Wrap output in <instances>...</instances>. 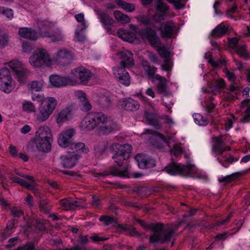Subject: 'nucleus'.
Masks as SVG:
<instances>
[{
    "label": "nucleus",
    "instance_id": "nucleus-1",
    "mask_svg": "<svg viewBox=\"0 0 250 250\" xmlns=\"http://www.w3.org/2000/svg\"><path fill=\"white\" fill-rule=\"evenodd\" d=\"M81 126L83 129L88 130L98 127L97 131L100 135H107L119 130L115 122L102 112H98L89 113L82 122Z\"/></svg>",
    "mask_w": 250,
    "mask_h": 250
},
{
    "label": "nucleus",
    "instance_id": "nucleus-2",
    "mask_svg": "<svg viewBox=\"0 0 250 250\" xmlns=\"http://www.w3.org/2000/svg\"><path fill=\"white\" fill-rule=\"evenodd\" d=\"M135 221L143 228L149 229L152 231L153 234L150 235L149 238V242L151 243H164L169 241L179 227V225L175 227L167 225L164 227L163 224L160 223L147 224L140 219H135Z\"/></svg>",
    "mask_w": 250,
    "mask_h": 250
},
{
    "label": "nucleus",
    "instance_id": "nucleus-3",
    "mask_svg": "<svg viewBox=\"0 0 250 250\" xmlns=\"http://www.w3.org/2000/svg\"><path fill=\"white\" fill-rule=\"evenodd\" d=\"M230 148L226 146L222 141V137H215L212 146V150L216 154L218 161L225 167H228L233 162V158L230 154H224V152L229 150Z\"/></svg>",
    "mask_w": 250,
    "mask_h": 250
},
{
    "label": "nucleus",
    "instance_id": "nucleus-4",
    "mask_svg": "<svg viewBox=\"0 0 250 250\" xmlns=\"http://www.w3.org/2000/svg\"><path fill=\"white\" fill-rule=\"evenodd\" d=\"M110 149L113 154L112 158L114 162L121 167L124 162L129 158L132 147L128 144L122 145L115 143L110 146Z\"/></svg>",
    "mask_w": 250,
    "mask_h": 250
},
{
    "label": "nucleus",
    "instance_id": "nucleus-5",
    "mask_svg": "<svg viewBox=\"0 0 250 250\" xmlns=\"http://www.w3.org/2000/svg\"><path fill=\"white\" fill-rule=\"evenodd\" d=\"M56 105L57 101L54 98H45L38 108L36 114L37 120L41 122L46 121L53 113Z\"/></svg>",
    "mask_w": 250,
    "mask_h": 250
},
{
    "label": "nucleus",
    "instance_id": "nucleus-6",
    "mask_svg": "<svg viewBox=\"0 0 250 250\" xmlns=\"http://www.w3.org/2000/svg\"><path fill=\"white\" fill-rule=\"evenodd\" d=\"M164 170L172 175L181 174L189 176H194V174L197 172V169L194 165H181L175 162L170 163L165 167Z\"/></svg>",
    "mask_w": 250,
    "mask_h": 250
},
{
    "label": "nucleus",
    "instance_id": "nucleus-7",
    "mask_svg": "<svg viewBox=\"0 0 250 250\" xmlns=\"http://www.w3.org/2000/svg\"><path fill=\"white\" fill-rule=\"evenodd\" d=\"M29 62L34 67H41L51 65V59L45 49L39 48L34 51L29 58Z\"/></svg>",
    "mask_w": 250,
    "mask_h": 250
},
{
    "label": "nucleus",
    "instance_id": "nucleus-8",
    "mask_svg": "<svg viewBox=\"0 0 250 250\" xmlns=\"http://www.w3.org/2000/svg\"><path fill=\"white\" fill-rule=\"evenodd\" d=\"M70 78L76 83L82 84H86L90 80L92 73L83 66L78 67L71 71Z\"/></svg>",
    "mask_w": 250,
    "mask_h": 250
},
{
    "label": "nucleus",
    "instance_id": "nucleus-9",
    "mask_svg": "<svg viewBox=\"0 0 250 250\" xmlns=\"http://www.w3.org/2000/svg\"><path fill=\"white\" fill-rule=\"evenodd\" d=\"M73 53L66 48H61L54 54L52 60L61 65H66L73 61Z\"/></svg>",
    "mask_w": 250,
    "mask_h": 250
},
{
    "label": "nucleus",
    "instance_id": "nucleus-10",
    "mask_svg": "<svg viewBox=\"0 0 250 250\" xmlns=\"http://www.w3.org/2000/svg\"><path fill=\"white\" fill-rule=\"evenodd\" d=\"M94 11L98 15L102 26L109 34L113 35L115 33V30L112 28V25L115 21L110 17L108 14L102 11L99 8L94 9Z\"/></svg>",
    "mask_w": 250,
    "mask_h": 250
},
{
    "label": "nucleus",
    "instance_id": "nucleus-11",
    "mask_svg": "<svg viewBox=\"0 0 250 250\" xmlns=\"http://www.w3.org/2000/svg\"><path fill=\"white\" fill-rule=\"evenodd\" d=\"M11 77L9 70L5 67L0 69V89L6 93L12 90L11 85Z\"/></svg>",
    "mask_w": 250,
    "mask_h": 250
},
{
    "label": "nucleus",
    "instance_id": "nucleus-12",
    "mask_svg": "<svg viewBox=\"0 0 250 250\" xmlns=\"http://www.w3.org/2000/svg\"><path fill=\"white\" fill-rule=\"evenodd\" d=\"M75 133V130L73 128L66 129L62 131L58 139L59 145L62 147L71 146L72 144V137Z\"/></svg>",
    "mask_w": 250,
    "mask_h": 250
},
{
    "label": "nucleus",
    "instance_id": "nucleus-13",
    "mask_svg": "<svg viewBox=\"0 0 250 250\" xmlns=\"http://www.w3.org/2000/svg\"><path fill=\"white\" fill-rule=\"evenodd\" d=\"M125 67L115 66L113 68V74L121 83L128 86L130 84V77Z\"/></svg>",
    "mask_w": 250,
    "mask_h": 250
},
{
    "label": "nucleus",
    "instance_id": "nucleus-14",
    "mask_svg": "<svg viewBox=\"0 0 250 250\" xmlns=\"http://www.w3.org/2000/svg\"><path fill=\"white\" fill-rule=\"evenodd\" d=\"M49 80L51 85L56 87L74 85V81L70 76L61 77L57 75H52L50 77Z\"/></svg>",
    "mask_w": 250,
    "mask_h": 250
},
{
    "label": "nucleus",
    "instance_id": "nucleus-15",
    "mask_svg": "<svg viewBox=\"0 0 250 250\" xmlns=\"http://www.w3.org/2000/svg\"><path fill=\"white\" fill-rule=\"evenodd\" d=\"M141 36L142 39H146L152 45L158 46L160 44V39L156 31L150 27H146L145 30L142 31Z\"/></svg>",
    "mask_w": 250,
    "mask_h": 250
},
{
    "label": "nucleus",
    "instance_id": "nucleus-16",
    "mask_svg": "<svg viewBox=\"0 0 250 250\" xmlns=\"http://www.w3.org/2000/svg\"><path fill=\"white\" fill-rule=\"evenodd\" d=\"M118 56L121 61L120 67H131L134 64L133 53L127 50L119 51Z\"/></svg>",
    "mask_w": 250,
    "mask_h": 250
},
{
    "label": "nucleus",
    "instance_id": "nucleus-17",
    "mask_svg": "<svg viewBox=\"0 0 250 250\" xmlns=\"http://www.w3.org/2000/svg\"><path fill=\"white\" fill-rule=\"evenodd\" d=\"M60 159L61 164L63 167L70 168L76 165L79 158L78 155L74 152H71L62 155Z\"/></svg>",
    "mask_w": 250,
    "mask_h": 250
},
{
    "label": "nucleus",
    "instance_id": "nucleus-18",
    "mask_svg": "<svg viewBox=\"0 0 250 250\" xmlns=\"http://www.w3.org/2000/svg\"><path fill=\"white\" fill-rule=\"evenodd\" d=\"M75 95L79 100L80 107L82 110L87 112L91 110L92 105L87 98L86 94L84 92L78 90L75 92Z\"/></svg>",
    "mask_w": 250,
    "mask_h": 250
},
{
    "label": "nucleus",
    "instance_id": "nucleus-19",
    "mask_svg": "<svg viewBox=\"0 0 250 250\" xmlns=\"http://www.w3.org/2000/svg\"><path fill=\"white\" fill-rule=\"evenodd\" d=\"M138 163V166L140 168H147L154 167L155 161L154 159L146 157V155L138 154L135 157Z\"/></svg>",
    "mask_w": 250,
    "mask_h": 250
},
{
    "label": "nucleus",
    "instance_id": "nucleus-20",
    "mask_svg": "<svg viewBox=\"0 0 250 250\" xmlns=\"http://www.w3.org/2000/svg\"><path fill=\"white\" fill-rule=\"evenodd\" d=\"M158 53L164 59L165 63L161 65L162 69L167 72L171 71L172 65L170 61V52L165 47H160L158 49Z\"/></svg>",
    "mask_w": 250,
    "mask_h": 250
},
{
    "label": "nucleus",
    "instance_id": "nucleus-21",
    "mask_svg": "<svg viewBox=\"0 0 250 250\" xmlns=\"http://www.w3.org/2000/svg\"><path fill=\"white\" fill-rule=\"evenodd\" d=\"M175 26L172 21H169L163 22L158 30L161 31L162 36L166 37H172Z\"/></svg>",
    "mask_w": 250,
    "mask_h": 250
},
{
    "label": "nucleus",
    "instance_id": "nucleus-22",
    "mask_svg": "<svg viewBox=\"0 0 250 250\" xmlns=\"http://www.w3.org/2000/svg\"><path fill=\"white\" fill-rule=\"evenodd\" d=\"M62 209L72 210L81 206L80 203L74 200L72 198L68 197L59 201Z\"/></svg>",
    "mask_w": 250,
    "mask_h": 250
},
{
    "label": "nucleus",
    "instance_id": "nucleus-23",
    "mask_svg": "<svg viewBox=\"0 0 250 250\" xmlns=\"http://www.w3.org/2000/svg\"><path fill=\"white\" fill-rule=\"evenodd\" d=\"M41 35L43 37L48 38L53 42L63 41L64 35L59 29H56L52 32L44 31L41 32Z\"/></svg>",
    "mask_w": 250,
    "mask_h": 250
},
{
    "label": "nucleus",
    "instance_id": "nucleus-24",
    "mask_svg": "<svg viewBox=\"0 0 250 250\" xmlns=\"http://www.w3.org/2000/svg\"><path fill=\"white\" fill-rule=\"evenodd\" d=\"M155 81H158L157 88L159 94H163L166 96H168L170 95V92L167 90V80L165 77L157 74Z\"/></svg>",
    "mask_w": 250,
    "mask_h": 250
},
{
    "label": "nucleus",
    "instance_id": "nucleus-25",
    "mask_svg": "<svg viewBox=\"0 0 250 250\" xmlns=\"http://www.w3.org/2000/svg\"><path fill=\"white\" fill-rule=\"evenodd\" d=\"M52 141L53 140L46 139H34V140L37 149L44 153L48 152L51 150Z\"/></svg>",
    "mask_w": 250,
    "mask_h": 250
},
{
    "label": "nucleus",
    "instance_id": "nucleus-26",
    "mask_svg": "<svg viewBox=\"0 0 250 250\" xmlns=\"http://www.w3.org/2000/svg\"><path fill=\"white\" fill-rule=\"evenodd\" d=\"M9 66L13 69L19 77L24 75L26 69L23 68V64L18 60H13L9 62Z\"/></svg>",
    "mask_w": 250,
    "mask_h": 250
},
{
    "label": "nucleus",
    "instance_id": "nucleus-27",
    "mask_svg": "<svg viewBox=\"0 0 250 250\" xmlns=\"http://www.w3.org/2000/svg\"><path fill=\"white\" fill-rule=\"evenodd\" d=\"M34 139L53 140L51 130L47 126L40 127L36 132Z\"/></svg>",
    "mask_w": 250,
    "mask_h": 250
},
{
    "label": "nucleus",
    "instance_id": "nucleus-28",
    "mask_svg": "<svg viewBox=\"0 0 250 250\" xmlns=\"http://www.w3.org/2000/svg\"><path fill=\"white\" fill-rule=\"evenodd\" d=\"M19 34L22 38L31 41L38 39V35L36 31L31 28L23 27L19 30Z\"/></svg>",
    "mask_w": 250,
    "mask_h": 250
},
{
    "label": "nucleus",
    "instance_id": "nucleus-29",
    "mask_svg": "<svg viewBox=\"0 0 250 250\" xmlns=\"http://www.w3.org/2000/svg\"><path fill=\"white\" fill-rule=\"evenodd\" d=\"M70 115L71 110L69 107H66L58 113L56 115V120L58 126H61L64 123L67 121Z\"/></svg>",
    "mask_w": 250,
    "mask_h": 250
},
{
    "label": "nucleus",
    "instance_id": "nucleus-30",
    "mask_svg": "<svg viewBox=\"0 0 250 250\" xmlns=\"http://www.w3.org/2000/svg\"><path fill=\"white\" fill-rule=\"evenodd\" d=\"M128 166H127L125 169L121 171L116 168L113 169L109 173L106 171H104L102 173H96L95 174L94 176L96 177H99L100 176H106L109 174L112 175L114 176L120 177H129V172L128 171Z\"/></svg>",
    "mask_w": 250,
    "mask_h": 250
},
{
    "label": "nucleus",
    "instance_id": "nucleus-31",
    "mask_svg": "<svg viewBox=\"0 0 250 250\" xmlns=\"http://www.w3.org/2000/svg\"><path fill=\"white\" fill-rule=\"evenodd\" d=\"M121 106L126 110L134 111L139 109L140 104L137 101L128 98L123 100Z\"/></svg>",
    "mask_w": 250,
    "mask_h": 250
},
{
    "label": "nucleus",
    "instance_id": "nucleus-32",
    "mask_svg": "<svg viewBox=\"0 0 250 250\" xmlns=\"http://www.w3.org/2000/svg\"><path fill=\"white\" fill-rule=\"evenodd\" d=\"M143 66L146 74H147L149 79H151L152 82H155V77L157 74L156 72L157 70V68L154 66H150L148 64L147 62H145L143 63Z\"/></svg>",
    "mask_w": 250,
    "mask_h": 250
},
{
    "label": "nucleus",
    "instance_id": "nucleus-33",
    "mask_svg": "<svg viewBox=\"0 0 250 250\" xmlns=\"http://www.w3.org/2000/svg\"><path fill=\"white\" fill-rule=\"evenodd\" d=\"M147 133L152 135L151 137L148 138V139L150 140L151 143H152L153 140L157 141H163L164 142H167L166 138L163 135L158 133V132L153 131L152 130L149 129H146L142 134V135L146 134Z\"/></svg>",
    "mask_w": 250,
    "mask_h": 250
},
{
    "label": "nucleus",
    "instance_id": "nucleus-34",
    "mask_svg": "<svg viewBox=\"0 0 250 250\" xmlns=\"http://www.w3.org/2000/svg\"><path fill=\"white\" fill-rule=\"evenodd\" d=\"M228 28L223 23L218 25L211 32V35L216 37L224 36L228 31Z\"/></svg>",
    "mask_w": 250,
    "mask_h": 250
},
{
    "label": "nucleus",
    "instance_id": "nucleus-35",
    "mask_svg": "<svg viewBox=\"0 0 250 250\" xmlns=\"http://www.w3.org/2000/svg\"><path fill=\"white\" fill-rule=\"evenodd\" d=\"M109 144L107 141H103L98 143L94 146V152L97 156L102 155L108 148Z\"/></svg>",
    "mask_w": 250,
    "mask_h": 250
},
{
    "label": "nucleus",
    "instance_id": "nucleus-36",
    "mask_svg": "<svg viewBox=\"0 0 250 250\" xmlns=\"http://www.w3.org/2000/svg\"><path fill=\"white\" fill-rule=\"evenodd\" d=\"M145 116L148 124L155 126L156 129L160 128V125L158 124L155 114L146 111Z\"/></svg>",
    "mask_w": 250,
    "mask_h": 250
},
{
    "label": "nucleus",
    "instance_id": "nucleus-37",
    "mask_svg": "<svg viewBox=\"0 0 250 250\" xmlns=\"http://www.w3.org/2000/svg\"><path fill=\"white\" fill-rule=\"evenodd\" d=\"M114 15L116 20L123 24L127 23L130 21V19L127 15L122 13L119 10H115L114 12Z\"/></svg>",
    "mask_w": 250,
    "mask_h": 250
},
{
    "label": "nucleus",
    "instance_id": "nucleus-38",
    "mask_svg": "<svg viewBox=\"0 0 250 250\" xmlns=\"http://www.w3.org/2000/svg\"><path fill=\"white\" fill-rule=\"evenodd\" d=\"M10 179L13 181L14 182L18 183L20 184L21 186L23 187L26 188L28 189H30L31 190H35V187L34 185L32 184H29L25 180L21 179L17 176H13L10 178Z\"/></svg>",
    "mask_w": 250,
    "mask_h": 250
},
{
    "label": "nucleus",
    "instance_id": "nucleus-39",
    "mask_svg": "<svg viewBox=\"0 0 250 250\" xmlns=\"http://www.w3.org/2000/svg\"><path fill=\"white\" fill-rule=\"evenodd\" d=\"M234 51L238 55L243 57L245 60H249L250 58L245 44L237 46L234 48Z\"/></svg>",
    "mask_w": 250,
    "mask_h": 250
},
{
    "label": "nucleus",
    "instance_id": "nucleus-40",
    "mask_svg": "<svg viewBox=\"0 0 250 250\" xmlns=\"http://www.w3.org/2000/svg\"><path fill=\"white\" fill-rule=\"evenodd\" d=\"M116 3L127 12H131L135 10V6L132 3L126 2L122 0H116Z\"/></svg>",
    "mask_w": 250,
    "mask_h": 250
},
{
    "label": "nucleus",
    "instance_id": "nucleus-41",
    "mask_svg": "<svg viewBox=\"0 0 250 250\" xmlns=\"http://www.w3.org/2000/svg\"><path fill=\"white\" fill-rule=\"evenodd\" d=\"M99 220L103 222L104 225L105 226L110 225L114 226L117 223L115 218L108 215H102L99 218Z\"/></svg>",
    "mask_w": 250,
    "mask_h": 250
},
{
    "label": "nucleus",
    "instance_id": "nucleus-42",
    "mask_svg": "<svg viewBox=\"0 0 250 250\" xmlns=\"http://www.w3.org/2000/svg\"><path fill=\"white\" fill-rule=\"evenodd\" d=\"M98 104L102 108H108L112 104V102L109 97L102 96L100 97L98 102Z\"/></svg>",
    "mask_w": 250,
    "mask_h": 250
},
{
    "label": "nucleus",
    "instance_id": "nucleus-43",
    "mask_svg": "<svg viewBox=\"0 0 250 250\" xmlns=\"http://www.w3.org/2000/svg\"><path fill=\"white\" fill-rule=\"evenodd\" d=\"M156 9L157 11L165 15V14L168 11L169 7L166 3L163 2L162 0H157Z\"/></svg>",
    "mask_w": 250,
    "mask_h": 250
},
{
    "label": "nucleus",
    "instance_id": "nucleus-44",
    "mask_svg": "<svg viewBox=\"0 0 250 250\" xmlns=\"http://www.w3.org/2000/svg\"><path fill=\"white\" fill-rule=\"evenodd\" d=\"M43 84L42 81H34L30 83V89L32 93L39 92L42 90Z\"/></svg>",
    "mask_w": 250,
    "mask_h": 250
},
{
    "label": "nucleus",
    "instance_id": "nucleus-45",
    "mask_svg": "<svg viewBox=\"0 0 250 250\" xmlns=\"http://www.w3.org/2000/svg\"><path fill=\"white\" fill-rule=\"evenodd\" d=\"M22 110L27 113L35 112L36 108L32 102L24 101L22 103Z\"/></svg>",
    "mask_w": 250,
    "mask_h": 250
},
{
    "label": "nucleus",
    "instance_id": "nucleus-46",
    "mask_svg": "<svg viewBox=\"0 0 250 250\" xmlns=\"http://www.w3.org/2000/svg\"><path fill=\"white\" fill-rule=\"evenodd\" d=\"M129 27V29L126 30L129 39L128 42H132L134 39H136L137 30L136 26L133 24H130Z\"/></svg>",
    "mask_w": 250,
    "mask_h": 250
},
{
    "label": "nucleus",
    "instance_id": "nucleus-47",
    "mask_svg": "<svg viewBox=\"0 0 250 250\" xmlns=\"http://www.w3.org/2000/svg\"><path fill=\"white\" fill-rule=\"evenodd\" d=\"M48 201L45 199L41 200L39 203L40 211L43 213H47L51 208L48 205Z\"/></svg>",
    "mask_w": 250,
    "mask_h": 250
},
{
    "label": "nucleus",
    "instance_id": "nucleus-48",
    "mask_svg": "<svg viewBox=\"0 0 250 250\" xmlns=\"http://www.w3.org/2000/svg\"><path fill=\"white\" fill-rule=\"evenodd\" d=\"M137 19L141 23L145 25L153 26L152 21H151L150 18L148 16H146L144 15H141L137 17Z\"/></svg>",
    "mask_w": 250,
    "mask_h": 250
},
{
    "label": "nucleus",
    "instance_id": "nucleus-49",
    "mask_svg": "<svg viewBox=\"0 0 250 250\" xmlns=\"http://www.w3.org/2000/svg\"><path fill=\"white\" fill-rule=\"evenodd\" d=\"M195 122L200 125H205L208 124V121L204 118L200 114H194L193 115Z\"/></svg>",
    "mask_w": 250,
    "mask_h": 250
},
{
    "label": "nucleus",
    "instance_id": "nucleus-50",
    "mask_svg": "<svg viewBox=\"0 0 250 250\" xmlns=\"http://www.w3.org/2000/svg\"><path fill=\"white\" fill-rule=\"evenodd\" d=\"M186 0H167L169 3L173 4L177 9L184 8Z\"/></svg>",
    "mask_w": 250,
    "mask_h": 250
},
{
    "label": "nucleus",
    "instance_id": "nucleus-51",
    "mask_svg": "<svg viewBox=\"0 0 250 250\" xmlns=\"http://www.w3.org/2000/svg\"><path fill=\"white\" fill-rule=\"evenodd\" d=\"M74 148L78 152H82L83 153H87L89 151L88 147H86L84 143H78L74 145Z\"/></svg>",
    "mask_w": 250,
    "mask_h": 250
},
{
    "label": "nucleus",
    "instance_id": "nucleus-52",
    "mask_svg": "<svg viewBox=\"0 0 250 250\" xmlns=\"http://www.w3.org/2000/svg\"><path fill=\"white\" fill-rule=\"evenodd\" d=\"M8 43V37L4 33L0 31V48H3Z\"/></svg>",
    "mask_w": 250,
    "mask_h": 250
},
{
    "label": "nucleus",
    "instance_id": "nucleus-53",
    "mask_svg": "<svg viewBox=\"0 0 250 250\" xmlns=\"http://www.w3.org/2000/svg\"><path fill=\"white\" fill-rule=\"evenodd\" d=\"M75 18L77 21L81 23V29L83 30L86 28L84 15L83 13H79L75 15Z\"/></svg>",
    "mask_w": 250,
    "mask_h": 250
},
{
    "label": "nucleus",
    "instance_id": "nucleus-54",
    "mask_svg": "<svg viewBox=\"0 0 250 250\" xmlns=\"http://www.w3.org/2000/svg\"><path fill=\"white\" fill-rule=\"evenodd\" d=\"M38 24L39 27L40 29L41 33L42 32V29L50 28L53 25V23L52 22L46 20L40 21Z\"/></svg>",
    "mask_w": 250,
    "mask_h": 250
},
{
    "label": "nucleus",
    "instance_id": "nucleus-55",
    "mask_svg": "<svg viewBox=\"0 0 250 250\" xmlns=\"http://www.w3.org/2000/svg\"><path fill=\"white\" fill-rule=\"evenodd\" d=\"M0 13L5 15L10 20H11L14 17V13L12 9L5 8L4 7H2V9L0 10Z\"/></svg>",
    "mask_w": 250,
    "mask_h": 250
},
{
    "label": "nucleus",
    "instance_id": "nucleus-56",
    "mask_svg": "<svg viewBox=\"0 0 250 250\" xmlns=\"http://www.w3.org/2000/svg\"><path fill=\"white\" fill-rule=\"evenodd\" d=\"M117 35L118 37L123 39L124 41L126 42L129 41V39L128 37L127 33L126 30H125L123 28H120L118 30Z\"/></svg>",
    "mask_w": 250,
    "mask_h": 250
},
{
    "label": "nucleus",
    "instance_id": "nucleus-57",
    "mask_svg": "<svg viewBox=\"0 0 250 250\" xmlns=\"http://www.w3.org/2000/svg\"><path fill=\"white\" fill-rule=\"evenodd\" d=\"M215 87L218 89H224L225 87L226 83L225 81L220 78L218 80H214Z\"/></svg>",
    "mask_w": 250,
    "mask_h": 250
},
{
    "label": "nucleus",
    "instance_id": "nucleus-58",
    "mask_svg": "<svg viewBox=\"0 0 250 250\" xmlns=\"http://www.w3.org/2000/svg\"><path fill=\"white\" fill-rule=\"evenodd\" d=\"M11 213L15 217H20L23 215V210L17 207L12 208Z\"/></svg>",
    "mask_w": 250,
    "mask_h": 250
},
{
    "label": "nucleus",
    "instance_id": "nucleus-59",
    "mask_svg": "<svg viewBox=\"0 0 250 250\" xmlns=\"http://www.w3.org/2000/svg\"><path fill=\"white\" fill-rule=\"evenodd\" d=\"M32 100L34 101L38 102H43L44 100V96L42 93H32Z\"/></svg>",
    "mask_w": 250,
    "mask_h": 250
},
{
    "label": "nucleus",
    "instance_id": "nucleus-60",
    "mask_svg": "<svg viewBox=\"0 0 250 250\" xmlns=\"http://www.w3.org/2000/svg\"><path fill=\"white\" fill-rule=\"evenodd\" d=\"M225 60H218L217 61H213L211 59L208 60V62L213 67H220L225 63Z\"/></svg>",
    "mask_w": 250,
    "mask_h": 250
},
{
    "label": "nucleus",
    "instance_id": "nucleus-61",
    "mask_svg": "<svg viewBox=\"0 0 250 250\" xmlns=\"http://www.w3.org/2000/svg\"><path fill=\"white\" fill-rule=\"evenodd\" d=\"M237 174L233 173L229 175H227L226 177L222 178V179H219V181L220 182H229L233 180L234 178L237 177Z\"/></svg>",
    "mask_w": 250,
    "mask_h": 250
},
{
    "label": "nucleus",
    "instance_id": "nucleus-62",
    "mask_svg": "<svg viewBox=\"0 0 250 250\" xmlns=\"http://www.w3.org/2000/svg\"><path fill=\"white\" fill-rule=\"evenodd\" d=\"M165 17L164 14L155 13L153 16V20L156 22H160L165 20Z\"/></svg>",
    "mask_w": 250,
    "mask_h": 250
},
{
    "label": "nucleus",
    "instance_id": "nucleus-63",
    "mask_svg": "<svg viewBox=\"0 0 250 250\" xmlns=\"http://www.w3.org/2000/svg\"><path fill=\"white\" fill-rule=\"evenodd\" d=\"M224 72L229 81L234 82L235 81L236 77L234 73L230 72L229 69L227 68L225 69Z\"/></svg>",
    "mask_w": 250,
    "mask_h": 250
},
{
    "label": "nucleus",
    "instance_id": "nucleus-64",
    "mask_svg": "<svg viewBox=\"0 0 250 250\" xmlns=\"http://www.w3.org/2000/svg\"><path fill=\"white\" fill-rule=\"evenodd\" d=\"M183 152L181 147L177 145H175L171 149V154H173L175 156L181 154Z\"/></svg>",
    "mask_w": 250,
    "mask_h": 250
}]
</instances>
